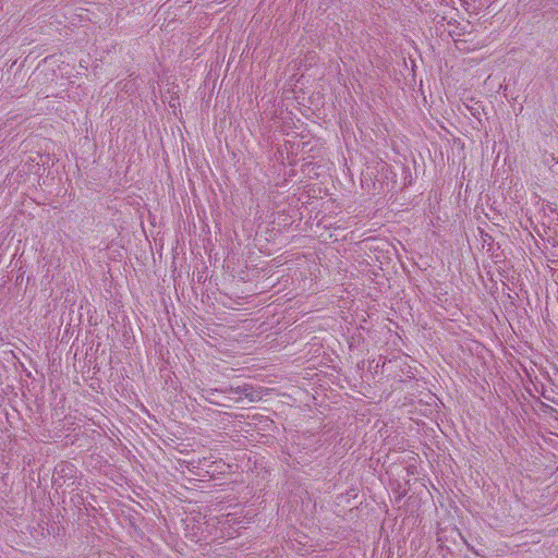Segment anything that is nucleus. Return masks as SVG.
I'll return each mask as SVG.
<instances>
[{
	"label": "nucleus",
	"instance_id": "obj_1",
	"mask_svg": "<svg viewBox=\"0 0 558 558\" xmlns=\"http://www.w3.org/2000/svg\"><path fill=\"white\" fill-rule=\"evenodd\" d=\"M482 47H483V45H480V46H477V47H474L472 50H474V49H481Z\"/></svg>",
	"mask_w": 558,
	"mask_h": 558
}]
</instances>
